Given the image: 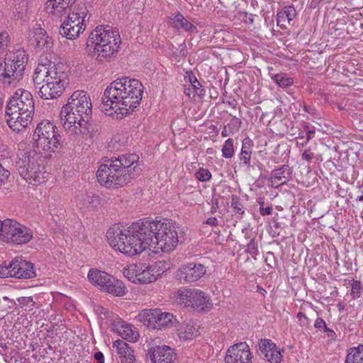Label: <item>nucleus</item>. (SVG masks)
<instances>
[{"instance_id": "nucleus-1", "label": "nucleus", "mask_w": 363, "mask_h": 363, "mask_svg": "<svg viewBox=\"0 0 363 363\" xmlns=\"http://www.w3.org/2000/svg\"><path fill=\"white\" fill-rule=\"evenodd\" d=\"M143 85L136 79L118 78L105 89L101 108L107 115H116L121 119L132 113L142 100Z\"/></svg>"}, {"instance_id": "nucleus-2", "label": "nucleus", "mask_w": 363, "mask_h": 363, "mask_svg": "<svg viewBox=\"0 0 363 363\" xmlns=\"http://www.w3.org/2000/svg\"><path fill=\"white\" fill-rule=\"evenodd\" d=\"M138 160L136 154L105 159L96 172L99 183L108 189H117L128 184L140 174Z\"/></svg>"}, {"instance_id": "nucleus-3", "label": "nucleus", "mask_w": 363, "mask_h": 363, "mask_svg": "<svg viewBox=\"0 0 363 363\" xmlns=\"http://www.w3.org/2000/svg\"><path fill=\"white\" fill-rule=\"evenodd\" d=\"M147 219L133 223L128 228L116 224L106 233L109 244L116 250L133 256L139 255L147 248H150V240L147 229Z\"/></svg>"}, {"instance_id": "nucleus-4", "label": "nucleus", "mask_w": 363, "mask_h": 363, "mask_svg": "<svg viewBox=\"0 0 363 363\" xmlns=\"http://www.w3.org/2000/svg\"><path fill=\"white\" fill-rule=\"evenodd\" d=\"M33 82L40 85L38 95L45 100L57 99L69 84L67 67L62 63L38 64L34 71Z\"/></svg>"}, {"instance_id": "nucleus-5", "label": "nucleus", "mask_w": 363, "mask_h": 363, "mask_svg": "<svg viewBox=\"0 0 363 363\" xmlns=\"http://www.w3.org/2000/svg\"><path fill=\"white\" fill-rule=\"evenodd\" d=\"M70 108H68V103L62 106L60 118L73 144L93 143L99 135V125L85 118L80 113L70 111Z\"/></svg>"}, {"instance_id": "nucleus-6", "label": "nucleus", "mask_w": 363, "mask_h": 363, "mask_svg": "<svg viewBox=\"0 0 363 363\" xmlns=\"http://www.w3.org/2000/svg\"><path fill=\"white\" fill-rule=\"evenodd\" d=\"M34 110V101L30 92L17 90L6 108V122L10 128L17 133L24 130L33 120Z\"/></svg>"}, {"instance_id": "nucleus-7", "label": "nucleus", "mask_w": 363, "mask_h": 363, "mask_svg": "<svg viewBox=\"0 0 363 363\" xmlns=\"http://www.w3.org/2000/svg\"><path fill=\"white\" fill-rule=\"evenodd\" d=\"M147 229L150 240V248L170 252L175 249L179 242L177 229L179 227L171 220H147Z\"/></svg>"}, {"instance_id": "nucleus-8", "label": "nucleus", "mask_w": 363, "mask_h": 363, "mask_svg": "<svg viewBox=\"0 0 363 363\" xmlns=\"http://www.w3.org/2000/svg\"><path fill=\"white\" fill-rule=\"evenodd\" d=\"M119 33L109 26L96 27L89 35L87 47L94 49L100 60L112 57L117 52L121 44Z\"/></svg>"}, {"instance_id": "nucleus-9", "label": "nucleus", "mask_w": 363, "mask_h": 363, "mask_svg": "<svg viewBox=\"0 0 363 363\" xmlns=\"http://www.w3.org/2000/svg\"><path fill=\"white\" fill-rule=\"evenodd\" d=\"M43 157L36 151L26 152L16 162L19 174L29 184L38 185L45 182L47 172Z\"/></svg>"}, {"instance_id": "nucleus-10", "label": "nucleus", "mask_w": 363, "mask_h": 363, "mask_svg": "<svg viewBox=\"0 0 363 363\" xmlns=\"http://www.w3.org/2000/svg\"><path fill=\"white\" fill-rule=\"evenodd\" d=\"M28 55L22 49L9 52L0 63V83L14 85L22 79L28 63Z\"/></svg>"}, {"instance_id": "nucleus-11", "label": "nucleus", "mask_w": 363, "mask_h": 363, "mask_svg": "<svg viewBox=\"0 0 363 363\" xmlns=\"http://www.w3.org/2000/svg\"><path fill=\"white\" fill-rule=\"evenodd\" d=\"M89 10L84 3L77 4L61 24L59 33L68 40H74L86 28V22L90 18Z\"/></svg>"}, {"instance_id": "nucleus-12", "label": "nucleus", "mask_w": 363, "mask_h": 363, "mask_svg": "<svg viewBox=\"0 0 363 363\" xmlns=\"http://www.w3.org/2000/svg\"><path fill=\"white\" fill-rule=\"evenodd\" d=\"M33 139L38 151L55 152L62 147L57 127L49 121H42L34 131Z\"/></svg>"}, {"instance_id": "nucleus-13", "label": "nucleus", "mask_w": 363, "mask_h": 363, "mask_svg": "<svg viewBox=\"0 0 363 363\" xmlns=\"http://www.w3.org/2000/svg\"><path fill=\"white\" fill-rule=\"evenodd\" d=\"M33 238V232L15 220H0V240L17 245L28 243Z\"/></svg>"}, {"instance_id": "nucleus-14", "label": "nucleus", "mask_w": 363, "mask_h": 363, "mask_svg": "<svg viewBox=\"0 0 363 363\" xmlns=\"http://www.w3.org/2000/svg\"><path fill=\"white\" fill-rule=\"evenodd\" d=\"M206 272V267L203 264L189 262L179 267L176 273V278L182 284L195 282L199 280Z\"/></svg>"}, {"instance_id": "nucleus-15", "label": "nucleus", "mask_w": 363, "mask_h": 363, "mask_svg": "<svg viewBox=\"0 0 363 363\" xmlns=\"http://www.w3.org/2000/svg\"><path fill=\"white\" fill-rule=\"evenodd\" d=\"M70 111L80 113L85 118L90 119L92 115V105L90 97L82 90L74 91L68 100Z\"/></svg>"}, {"instance_id": "nucleus-16", "label": "nucleus", "mask_w": 363, "mask_h": 363, "mask_svg": "<svg viewBox=\"0 0 363 363\" xmlns=\"http://www.w3.org/2000/svg\"><path fill=\"white\" fill-rule=\"evenodd\" d=\"M248 345L241 342L230 346L226 351L225 363H252Z\"/></svg>"}, {"instance_id": "nucleus-17", "label": "nucleus", "mask_w": 363, "mask_h": 363, "mask_svg": "<svg viewBox=\"0 0 363 363\" xmlns=\"http://www.w3.org/2000/svg\"><path fill=\"white\" fill-rule=\"evenodd\" d=\"M143 315L148 325L153 329H162L172 325L173 320H176L172 313L162 312L157 308L145 311Z\"/></svg>"}, {"instance_id": "nucleus-18", "label": "nucleus", "mask_w": 363, "mask_h": 363, "mask_svg": "<svg viewBox=\"0 0 363 363\" xmlns=\"http://www.w3.org/2000/svg\"><path fill=\"white\" fill-rule=\"evenodd\" d=\"M11 277L17 279H30L36 277L34 264L20 258H14L9 262Z\"/></svg>"}, {"instance_id": "nucleus-19", "label": "nucleus", "mask_w": 363, "mask_h": 363, "mask_svg": "<svg viewBox=\"0 0 363 363\" xmlns=\"http://www.w3.org/2000/svg\"><path fill=\"white\" fill-rule=\"evenodd\" d=\"M259 354L270 363H280L282 360L281 352L276 344L269 339H262L258 344Z\"/></svg>"}, {"instance_id": "nucleus-20", "label": "nucleus", "mask_w": 363, "mask_h": 363, "mask_svg": "<svg viewBox=\"0 0 363 363\" xmlns=\"http://www.w3.org/2000/svg\"><path fill=\"white\" fill-rule=\"evenodd\" d=\"M147 356L152 363H172L174 353L170 347L162 345L150 348Z\"/></svg>"}, {"instance_id": "nucleus-21", "label": "nucleus", "mask_w": 363, "mask_h": 363, "mask_svg": "<svg viewBox=\"0 0 363 363\" xmlns=\"http://www.w3.org/2000/svg\"><path fill=\"white\" fill-rule=\"evenodd\" d=\"M156 266H144L142 264H135L130 267V270L135 273V278L139 283L148 284L157 280V274H155Z\"/></svg>"}, {"instance_id": "nucleus-22", "label": "nucleus", "mask_w": 363, "mask_h": 363, "mask_svg": "<svg viewBox=\"0 0 363 363\" xmlns=\"http://www.w3.org/2000/svg\"><path fill=\"white\" fill-rule=\"evenodd\" d=\"M113 347H116L117 355L121 363H135V356L132 347L122 340L114 341Z\"/></svg>"}, {"instance_id": "nucleus-23", "label": "nucleus", "mask_w": 363, "mask_h": 363, "mask_svg": "<svg viewBox=\"0 0 363 363\" xmlns=\"http://www.w3.org/2000/svg\"><path fill=\"white\" fill-rule=\"evenodd\" d=\"M77 0H48L46 9L55 15L62 16L67 14V11Z\"/></svg>"}, {"instance_id": "nucleus-24", "label": "nucleus", "mask_w": 363, "mask_h": 363, "mask_svg": "<svg viewBox=\"0 0 363 363\" xmlns=\"http://www.w3.org/2000/svg\"><path fill=\"white\" fill-rule=\"evenodd\" d=\"M113 327V330H116L122 338L132 342L138 340V334L133 330L132 325L119 320L114 321Z\"/></svg>"}, {"instance_id": "nucleus-25", "label": "nucleus", "mask_w": 363, "mask_h": 363, "mask_svg": "<svg viewBox=\"0 0 363 363\" xmlns=\"http://www.w3.org/2000/svg\"><path fill=\"white\" fill-rule=\"evenodd\" d=\"M291 171L289 165H282L279 169H275L271 172V181L272 186L277 188L284 184L291 178Z\"/></svg>"}, {"instance_id": "nucleus-26", "label": "nucleus", "mask_w": 363, "mask_h": 363, "mask_svg": "<svg viewBox=\"0 0 363 363\" xmlns=\"http://www.w3.org/2000/svg\"><path fill=\"white\" fill-rule=\"evenodd\" d=\"M33 38L36 46L40 49H45L48 51L52 46V40L47 34V32L41 27L38 26L33 30Z\"/></svg>"}, {"instance_id": "nucleus-27", "label": "nucleus", "mask_w": 363, "mask_h": 363, "mask_svg": "<svg viewBox=\"0 0 363 363\" xmlns=\"http://www.w3.org/2000/svg\"><path fill=\"white\" fill-rule=\"evenodd\" d=\"M169 20L173 27L178 30L182 29L189 33L198 32L196 27L186 19L180 12H177L173 17H170Z\"/></svg>"}, {"instance_id": "nucleus-28", "label": "nucleus", "mask_w": 363, "mask_h": 363, "mask_svg": "<svg viewBox=\"0 0 363 363\" xmlns=\"http://www.w3.org/2000/svg\"><path fill=\"white\" fill-rule=\"evenodd\" d=\"M196 289L180 288L175 294L174 298L178 304L186 308H191L194 298L196 296Z\"/></svg>"}, {"instance_id": "nucleus-29", "label": "nucleus", "mask_w": 363, "mask_h": 363, "mask_svg": "<svg viewBox=\"0 0 363 363\" xmlns=\"http://www.w3.org/2000/svg\"><path fill=\"white\" fill-rule=\"evenodd\" d=\"M196 296L194 298L191 308L198 311H208L211 307L210 297L203 291L197 289Z\"/></svg>"}, {"instance_id": "nucleus-30", "label": "nucleus", "mask_w": 363, "mask_h": 363, "mask_svg": "<svg viewBox=\"0 0 363 363\" xmlns=\"http://www.w3.org/2000/svg\"><path fill=\"white\" fill-rule=\"evenodd\" d=\"M77 201L80 208H95L100 205V197L95 194H82L78 195Z\"/></svg>"}, {"instance_id": "nucleus-31", "label": "nucleus", "mask_w": 363, "mask_h": 363, "mask_svg": "<svg viewBox=\"0 0 363 363\" xmlns=\"http://www.w3.org/2000/svg\"><path fill=\"white\" fill-rule=\"evenodd\" d=\"M108 278L110 279L109 274L96 269H91L88 273L89 281L100 289Z\"/></svg>"}, {"instance_id": "nucleus-32", "label": "nucleus", "mask_w": 363, "mask_h": 363, "mask_svg": "<svg viewBox=\"0 0 363 363\" xmlns=\"http://www.w3.org/2000/svg\"><path fill=\"white\" fill-rule=\"evenodd\" d=\"M346 363H363V345L351 348L346 357Z\"/></svg>"}, {"instance_id": "nucleus-33", "label": "nucleus", "mask_w": 363, "mask_h": 363, "mask_svg": "<svg viewBox=\"0 0 363 363\" xmlns=\"http://www.w3.org/2000/svg\"><path fill=\"white\" fill-rule=\"evenodd\" d=\"M187 74L189 81L190 82L189 86L191 87L192 89H194V92H195V94H196L197 96L201 98L205 95L206 93L204 89L201 86V83L198 81L196 76L194 75L191 72Z\"/></svg>"}, {"instance_id": "nucleus-34", "label": "nucleus", "mask_w": 363, "mask_h": 363, "mask_svg": "<svg viewBox=\"0 0 363 363\" xmlns=\"http://www.w3.org/2000/svg\"><path fill=\"white\" fill-rule=\"evenodd\" d=\"M125 289L126 288L123 283L115 278L107 293L116 296H123L125 294Z\"/></svg>"}, {"instance_id": "nucleus-35", "label": "nucleus", "mask_w": 363, "mask_h": 363, "mask_svg": "<svg viewBox=\"0 0 363 363\" xmlns=\"http://www.w3.org/2000/svg\"><path fill=\"white\" fill-rule=\"evenodd\" d=\"M199 333V330L193 325V323H186L179 333V337L186 340L192 339Z\"/></svg>"}, {"instance_id": "nucleus-36", "label": "nucleus", "mask_w": 363, "mask_h": 363, "mask_svg": "<svg viewBox=\"0 0 363 363\" xmlns=\"http://www.w3.org/2000/svg\"><path fill=\"white\" fill-rule=\"evenodd\" d=\"M272 79L279 85V86L285 88L293 84L294 80L285 74H277L272 77Z\"/></svg>"}, {"instance_id": "nucleus-37", "label": "nucleus", "mask_w": 363, "mask_h": 363, "mask_svg": "<svg viewBox=\"0 0 363 363\" xmlns=\"http://www.w3.org/2000/svg\"><path fill=\"white\" fill-rule=\"evenodd\" d=\"M296 16V11L293 6H285L279 13V18H286L288 23L292 21Z\"/></svg>"}, {"instance_id": "nucleus-38", "label": "nucleus", "mask_w": 363, "mask_h": 363, "mask_svg": "<svg viewBox=\"0 0 363 363\" xmlns=\"http://www.w3.org/2000/svg\"><path fill=\"white\" fill-rule=\"evenodd\" d=\"M251 151L246 147L245 140L242 141L241 152L239 155V158L242 163L247 167H250V159H251Z\"/></svg>"}, {"instance_id": "nucleus-39", "label": "nucleus", "mask_w": 363, "mask_h": 363, "mask_svg": "<svg viewBox=\"0 0 363 363\" xmlns=\"http://www.w3.org/2000/svg\"><path fill=\"white\" fill-rule=\"evenodd\" d=\"M221 151L222 156L224 158L230 159L233 157L235 151L233 147V140L232 138H228L225 140Z\"/></svg>"}, {"instance_id": "nucleus-40", "label": "nucleus", "mask_w": 363, "mask_h": 363, "mask_svg": "<svg viewBox=\"0 0 363 363\" xmlns=\"http://www.w3.org/2000/svg\"><path fill=\"white\" fill-rule=\"evenodd\" d=\"M231 207L234 209V212L241 216L245 214V208L241 199L233 195L231 198Z\"/></svg>"}, {"instance_id": "nucleus-41", "label": "nucleus", "mask_w": 363, "mask_h": 363, "mask_svg": "<svg viewBox=\"0 0 363 363\" xmlns=\"http://www.w3.org/2000/svg\"><path fill=\"white\" fill-rule=\"evenodd\" d=\"M18 302L21 308H25L26 311H32L35 304V302L33 301L31 296L20 297L18 298Z\"/></svg>"}, {"instance_id": "nucleus-42", "label": "nucleus", "mask_w": 363, "mask_h": 363, "mask_svg": "<svg viewBox=\"0 0 363 363\" xmlns=\"http://www.w3.org/2000/svg\"><path fill=\"white\" fill-rule=\"evenodd\" d=\"M246 252L249 253L254 259H257V255L259 254L258 244L253 238L247 245Z\"/></svg>"}, {"instance_id": "nucleus-43", "label": "nucleus", "mask_w": 363, "mask_h": 363, "mask_svg": "<svg viewBox=\"0 0 363 363\" xmlns=\"http://www.w3.org/2000/svg\"><path fill=\"white\" fill-rule=\"evenodd\" d=\"M241 124V120L236 116H233L230 119V122L226 125V126L228 130H230V132H232L234 134L239 130Z\"/></svg>"}, {"instance_id": "nucleus-44", "label": "nucleus", "mask_w": 363, "mask_h": 363, "mask_svg": "<svg viewBox=\"0 0 363 363\" xmlns=\"http://www.w3.org/2000/svg\"><path fill=\"white\" fill-rule=\"evenodd\" d=\"M195 177L200 182H207L211 179V173L208 169L201 167L195 173Z\"/></svg>"}, {"instance_id": "nucleus-45", "label": "nucleus", "mask_w": 363, "mask_h": 363, "mask_svg": "<svg viewBox=\"0 0 363 363\" xmlns=\"http://www.w3.org/2000/svg\"><path fill=\"white\" fill-rule=\"evenodd\" d=\"M361 283L358 281H354L352 284L351 295L353 298H357L360 296L361 294Z\"/></svg>"}, {"instance_id": "nucleus-46", "label": "nucleus", "mask_w": 363, "mask_h": 363, "mask_svg": "<svg viewBox=\"0 0 363 363\" xmlns=\"http://www.w3.org/2000/svg\"><path fill=\"white\" fill-rule=\"evenodd\" d=\"M10 172L6 169L1 164H0V186L4 184L8 179Z\"/></svg>"}, {"instance_id": "nucleus-47", "label": "nucleus", "mask_w": 363, "mask_h": 363, "mask_svg": "<svg viewBox=\"0 0 363 363\" xmlns=\"http://www.w3.org/2000/svg\"><path fill=\"white\" fill-rule=\"evenodd\" d=\"M9 43V34L7 32H0V48L6 46Z\"/></svg>"}, {"instance_id": "nucleus-48", "label": "nucleus", "mask_w": 363, "mask_h": 363, "mask_svg": "<svg viewBox=\"0 0 363 363\" xmlns=\"http://www.w3.org/2000/svg\"><path fill=\"white\" fill-rule=\"evenodd\" d=\"M9 264L7 266L0 265V278L11 277Z\"/></svg>"}, {"instance_id": "nucleus-49", "label": "nucleus", "mask_w": 363, "mask_h": 363, "mask_svg": "<svg viewBox=\"0 0 363 363\" xmlns=\"http://www.w3.org/2000/svg\"><path fill=\"white\" fill-rule=\"evenodd\" d=\"M303 129L306 132V140L303 143V145H306L313 137L315 131L313 130H309L308 125H304Z\"/></svg>"}, {"instance_id": "nucleus-50", "label": "nucleus", "mask_w": 363, "mask_h": 363, "mask_svg": "<svg viewBox=\"0 0 363 363\" xmlns=\"http://www.w3.org/2000/svg\"><path fill=\"white\" fill-rule=\"evenodd\" d=\"M314 326L315 328H317L318 330H321L323 328L325 330L327 327L325 320L321 318H318L315 320Z\"/></svg>"}, {"instance_id": "nucleus-51", "label": "nucleus", "mask_w": 363, "mask_h": 363, "mask_svg": "<svg viewBox=\"0 0 363 363\" xmlns=\"http://www.w3.org/2000/svg\"><path fill=\"white\" fill-rule=\"evenodd\" d=\"M115 279V277H112L110 274V279H106V281H105L104 284L101 287V290L107 292L108 291V288H110L111 284L113 282V280Z\"/></svg>"}, {"instance_id": "nucleus-52", "label": "nucleus", "mask_w": 363, "mask_h": 363, "mask_svg": "<svg viewBox=\"0 0 363 363\" xmlns=\"http://www.w3.org/2000/svg\"><path fill=\"white\" fill-rule=\"evenodd\" d=\"M297 318L301 322V325H307L309 322L308 318L306 315L305 313H303L302 312L298 313Z\"/></svg>"}, {"instance_id": "nucleus-53", "label": "nucleus", "mask_w": 363, "mask_h": 363, "mask_svg": "<svg viewBox=\"0 0 363 363\" xmlns=\"http://www.w3.org/2000/svg\"><path fill=\"white\" fill-rule=\"evenodd\" d=\"M273 208L272 206H267L264 208L263 206H260L259 213L262 216H269L272 213Z\"/></svg>"}, {"instance_id": "nucleus-54", "label": "nucleus", "mask_w": 363, "mask_h": 363, "mask_svg": "<svg viewBox=\"0 0 363 363\" xmlns=\"http://www.w3.org/2000/svg\"><path fill=\"white\" fill-rule=\"evenodd\" d=\"M314 157V154L311 152L310 150H306L302 154L303 160H305L308 162H310Z\"/></svg>"}, {"instance_id": "nucleus-55", "label": "nucleus", "mask_w": 363, "mask_h": 363, "mask_svg": "<svg viewBox=\"0 0 363 363\" xmlns=\"http://www.w3.org/2000/svg\"><path fill=\"white\" fill-rule=\"evenodd\" d=\"M94 358L97 361L96 363H104V357L101 352H95Z\"/></svg>"}, {"instance_id": "nucleus-56", "label": "nucleus", "mask_w": 363, "mask_h": 363, "mask_svg": "<svg viewBox=\"0 0 363 363\" xmlns=\"http://www.w3.org/2000/svg\"><path fill=\"white\" fill-rule=\"evenodd\" d=\"M205 223L211 226H217L218 225V220L216 217L208 218Z\"/></svg>"}, {"instance_id": "nucleus-57", "label": "nucleus", "mask_w": 363, "mask_h": 363, "mask_svg": "<svg viewBox=\"0 0 363 363\" xmlns=\"http://www.w3.org/2000/svg\"><path fill=\"white\" fill-rule=\"evenodd\" d=\"M184 93L186 95L189 96V97H191V96L192 95V97H194L195 95H196V94H195V92H194V89H192L191 87H189V86H185V89H184Z\"/></svg>"}, {"instance_id": "nucleus-58", "label": "nucleus", "mask_w": 363, "mask_h": 363, "mask_svg": "<svg viewBox=\"0 0 363 363\" xmlns=\"http://www.w3.org/2000/svg\"><path fill=\"white\" fill-rule=\"evenodd\" d=\"M303 108L305 112L308 113L311 115H313L315 113V111L313 108L306 105V104H303Z\"/></svg>"}, {"instance_id": "nucleus-59", "label": "nucleus", "mask_w": 363, "mask_h": 363, "mask_svg": "<svg viewBox=\"0 0 363 363\" xmlns=\"http://www.w3.org/2000/svg\"><path fill=\"white\" fill-rule=\"evenodd\" d=\"M8 348L9 347L6 343L0 341V354L3 355Z\"/></svg>"}, {"instance_id": "nucleus-60", "label": "nucleus", "mask_w": 363, "mask_h": 363, "mask_svg": "<svg viewBox=\"0 0 363 363\" xmlns=\"http://www.w3.org/2000/svg\"><path fill=\"white\" fill-rule=\"evenodd\" d=\"M230 134H233L232 132H230V130H228L227 126L225 125L223 130L221 131V136L225 138Z\"/></svg>"}, {"instance_id": "nucleus-61", "label": "nucleus", "mask_w": 363, "mask_h": 363, "mask_svg": "<svg viewBox=\"0 0 363 363\" xmlns=\"http://www.w3.org/2000/svg\"><path fill=\"white\" fill-rule=\"evenodd\" d=\"M324 331L325 333H328V337L333 338L336 336L335 333L333 330H330V328H328V327H326V328L324 330Z\"/></svg>"}, {"instance_id": "nucleus-62", "label": "nucleus", "mask_w": 363, "mask_h": 363, "mask_svg": "<svg viewBox=\"0 0 363 363\" xmlns=\"http://www.w3.org/2000/svg\"><path fill=\"white\" fill-rule=\"evenodd\" d=\"M235 102V101L234 100L233 101H229L228 104L229 105H230L233 108H235V104L234 103Z\"/></svg>"}, {"instance_id": "nucleus-63", "label": "nucleus", "mask_w": 363, "mask_h": 363, "mask_svg": "<svg viewBox=\"0 0 363 363\" xmlns=\"http://www.w3.org/2000/svg\"><path fill=\"white\" fill-rule=\"evenodd\" d=\"M358 200L359 201H363V194L359 196H358Z\"/></svg>"}, {"instance_id": "nucleus-64", "label": "nucleus", "mask_w": 363, "mask_h": 363, "mask_svg": "<svg viewBox=\"0 0 363 363\" xmlns=\"http://www.w3.org/2000/svg\"><path fill=\"white\" fill-rule=\"evenodd\" d=\"M258 203L260 204L261 206H263V205H264L263 201H259Z\"/></svg>"}]
</instances>
